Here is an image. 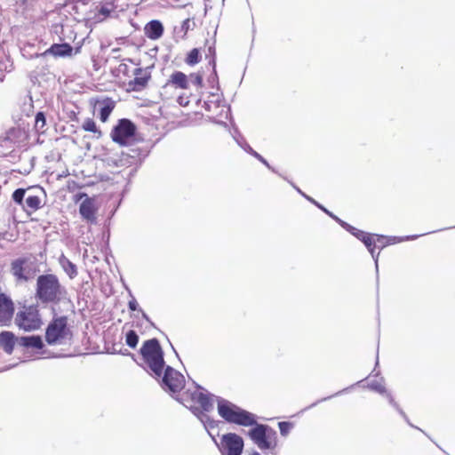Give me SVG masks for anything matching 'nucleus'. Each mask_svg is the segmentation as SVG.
Here are the masks:
<instances>
[{"mask_svg":"<svg viewBox=\"0 0 455 455\" xmlns=\"http://www.w3.org/2000/svg\"><path fill=\"white\" fill-rule=\"evenodd\" d=\"M218 413L227 422L235 423V425L251 427L247 431V436L260 450H275L278 445L277 434L274 428L266 424H259L257 417L253 412L247 411L242 407L229 403V401H220L217 406Z\"/></svg>","mask_w":455,"mask_h":455,"instance_id":"1","label":"nucleus"},{"mask_svg":"<svg viewBox=\"0 0 455 455\" xmlns=\"http://www.w3.org/2000/svg\"><path fill=\"white\" fill-rule=\"evenodd\" d=\"M67 295V290L54 273H43L36 279L35 299L43 304H59Z\"/></svg>","mask_w":455,"mask_h":455,"instance_id":"2","label":"nucleus"},{"mask_svg":"<svg viewBox=\"0 0 455 455\" xmlns=\"http://www.w3.org/2000/svg\"><path fill=\"white\" fill-rule=\"evenodd\" d=\"M140 354L151 372L161 377L164 371V352L157 339H146L140 347Z\"/></svg>","mask_w":455,"mask_h":455,"instance_id":"3","label":"nucleus"},{"mask_svg":"<svg viewBox=\"0 0 455 455\" xmlns=\"http://www.w3.org/2000/svg\"><path fill=\"white\" fill-rule=\"evenodd\" d=\"M14 323L20 330L32 331L40 330L44 324L39 306L23 305L14 315Z\"/></svg>","mask_w":455,"mask_h":455,"instance_id":"4","label":"nucleus"},{"mask_svg":"<svg viewBox=\"0 0 455 455\" xmlns=\"http://www.w3.org/2000/svg\"><path fill=\"white\" fill-rule=\"evenodd\" d=\"M68 322L66 315L53 317L46 328L44 334L45 341L52 346V344H60L68 339L71 336V331Z\"/></svg>","mask_w":455,"mask_h":455,"instance_id":"5","label":"nucleus"},{"mask_svg":"<svg viewBox=\"0 0 455 455\" xmlns=\"http://www.w3.org/2000/svg\"><path fill=\"white\" fill-rule=\"evenodd\" d=\"M136 133V125L130 119H120L113 127L110 137L113 141L125 146Z\"/></svg>","mask_w":455,"mask_h":455,"instance_id":"6","label":"nucleus"},{"mask_svg":"<svg viewBox=\"0 0 455 455\" xmlns=\"http://www.w3.org/2000/svg\"><path fill=\"white\" fill-rule=\"evenodd\" d=\"M79 213L87 223H95L97 220L98 206L95 198H91L86 193L75 194L73 201L75 203L80 202Z\"/></svg>","mask_w":455,"mask_h":455,"instance_id":"7","label":"nucleus"},{"mask_svg":"<svg viewBox=\"0 0 455 455\" xmlns=\"http://www.w3.org/2000/svg\"><path fill=\"white\" fill-rule=\"evenodd\" d=\"M186 385V379L182 373L177 371L173 367L167 366L164 369V375L161 386L165 391L177 392L181 391Z\"/></svg>","mask_w":455,"mask_h":455,"instance_id":"8","label":"nucleus"},{"mask_svg":"<svg viewBox=\"0 0 455 455\" xmlns=\"http://www.w3.org/2000/svg\"><path fill=\"white\" fill-rule=\"evenodd\" d=\"M26 189L24 188H19L12 193V200L14 203L22 205L23 210L28 215L33 214L43 206L42 198L36 194H28L25 198ZM25 198V204H23Z\"/></svg>","mask_w":455,"mask_h":455,"instance_id":"9","label":"nucleus"},{"mask_svg":"<svg viewBox=\"0 0 455 455\" xmlns=\"http://www.w3.org/2000/svg\"><path fill=\"white\" fill-rule=\"evenodd\" d=\"M185 399L189 403V407L197 412L210 411L213 406L210 395L204 393L199 388H196L194 391H187L185 393Z\"/></svg>","mask_w":455,"mask_h":455,"instance_id":"10","label":"nucleus"},{"mask_svg":"<svg viewBox=\"0 0 455 455\" xmlns=\"http://www.w3.org/2000/svg\"><path fill=\"white\" fill-rule=\"evenodd\" d=\"M244 449V440L235 433H228L220 438V450L223 455H241Z\"/></svg>","mask_w":455,"mask_h":455,"instance_id":"11","label":"nucleus"},{"mask_svg":"<svg viewBox=\"0 0 455 455\" xmlns=\"http://www.w3.org/2000/svg\"><path fill=\"white\" fill-rule=\"evenodd\" d=\"M134 78L129 80L126 84V92H132V91H135V92H139V91H143L149 84L151 79V73L147 69V68H137L133 71Z\"/></svg>","mask_w":455,"mask_h":455,"instance_id":"12","label":"nucleus"},{"mask_svg":"<svg viewBox=\"0 0 455 455\" xmlns=\"http://www.w3.org/2000/svg\"><path fill=\"white\" fill-rule=\"evenodd\" d=\"M15 315V303L8 294L0 293V325H11Z\"/></svg>","mask_w":455,"mask_h":455,"instance_id":"13","label":"nucleus"},{"mask_svg":"<svg viewBox=\"0 0 455 455\" xmlns=\"http://www.w3.org/2000/svg\"><path fill=\"white\" fill-rule=\"evenodd\" d=\"M10 271L16 282H28L31 276L30 268L28 267V258H17L12 260Z\"/></svg>","mask_w":455,"mask_h":455,"instance_id":"14","label":"nucleus"},{"mask_svg":"<svg viewBox=\"0 0 455 455\" xmlns=\"http://www.w3.org/2000/svg\"><path fill=\"white\" fill-rule=\"evenodd\" d=\"M169 86L187 90V88L189 87L188 75L183 73V71H174L170 75L164 87L166 88Z\"/></svg>","mask_w":455,"mask_h":455,"instance_id":"15","label":"nucleus"},{"mask_svg":"<svg viewBox=\"0 0 455 455\" xmlns=\"http://www.w3.org/2000/svg\"><path fill=\"white\" fill-rule=\"evenodd\" d=\"M144 32L150 40H158L164 35V28L159 20H152L146 23Z\"/></svg>","mask_w":455,"mask_h":455,"instance_id":"16","label":"nucleus"},{"mask_svg":"<svg viewBox=\"0 0 455 455\" xmlns=\"http://www.w3.org/2000/svg\"><path fill=\"white\" fill-rule=\"evenodd\" d=\"M16 342V335L12 331H2L0 332V347L8 355L13 353Z\"/></svg>","mask_w":455,"mask_h":455,"instance_id":"17","label":"nucleus"},{"mask_svg":"<svg viewBox=\"0 0 455 455\" xmlns=\"http://www.w3.org/2000/svg\"><path fill=\"white\" fill-rule=\"evenodd\" d=\"M73 47L70 44H53L45 50L44 54H52L54 57H68L73 53Z\"/></svg>","mask_w":455,"mask_h":455,"instance_id":"18","label":"nucleus"},{"mask_svg":"<svg viewBox=\"0 0 455 455\" xmlns=\"http://www.w3.org/2000/svg\"><path fill=\"white\" fill-rule=\"evenodd\" d=\"M99 105L100 107V119L102 123H106L113 109H115L116 103L111 98H105L103 100L99 101Z\"/></svg>","mask_w":455,"mask_h":455,"instance_id":"19","label":"nucleus"},{"mask_svg":"<svg viewBox=\"0 0 455 455\" xmlns=\"http://www.w3.org/2000/svg\"><path fill=\"white\" fill-rule=\"evenodd\" d=\"M403 238H400V236H387L382 235H376V251H381V249L385 248V246L390 244H395V243L403 242ZM379 251H377V257L379 256Z\"/></svg>","mask_w":455,"mask_h":455,"instance_id":"20","label":"nucleus"},{"mask_svg":"<svg viewBox=\"0 0 455 455\" xmlns=\"http://www.w3.org/2000/svg\"><path fill=\"white\" fill-rule=\"evenodd\" d=\"M307 199L310 200V202H313L315 205H317L320 209H322L323 212H325L328 215L331 216V218H334L336 220H338V222L342 227H344L345 229L348 230L351 234H353L355 236H356L357 239H360L361 234H362L361 229L355 228V227L350 226V224H347L346 222H343V220H339V218L335 217V215L331 213V212H329L328 209L323 207V205H321V204H319V203L315 202V199L308 198V196H307Z\"/></svg>","mask_w":455,"mask_h":455,"instance_id":"21","label":"nucleus"},{"mask_svg":"<svg viewBox=\"0 0 455 455\" xmlns=\"http://www.w3.org/2000/svg\"><path fill=\"white\" fill-rule=\"evenodd\" d=\"M20 343L24 347H30L31 348L42 349L44 348V341L41 336H25L20 338Z\"/></svg>","mask_w":455,"mask_h":455,"instance_id":"22","label":"nucleus"},{"mask_svg":"<svg viewBox=\"0 0 455 455\" xmlns=\"http://www.w3.org/2000/svg\"><path fill=\"white\" fill-rule=\"evenodd\" d=\"M60 264L70 279L76 278L77 275V267L75 265V263L71 262L68 258L62 256L60 259Z\"/></svg>","mask_w":455,"mask_h":455,"instance_id":"23","label":"nucleus"},{"mask_svg":"<svg viewBox=\"0 0 455 455\" xmlns=\"http://www.w3.org/2000/svg\"><path fill=\"white\" fill-rule=\"evenodd\" d=\"M82 129L87 131L88 132L95 133L97 138H100L102 135L100 129H99L95 120L92 119V117H87L83 121Z\"/></svg>","mask_w":455,"mask_h":455,"instance_id":"24","label":"nucleus"},{"mask_svg":"<svg viewBox=\"0 0 455 455\" xmlns=\"http://www.w3.org/2000/svg\"><path fill=\"white\" fill-rule=\"evenodd\" d=\"M201 60V53L200 50L194 47V49L190 50L189 52L187 53L185 57V62L187 65L195 66L196 63Z\"/></svg>","mask_w":455,"mask_h":455,"instance_id":"25","label":"nucleus"},{"mask_svg":"<svg viewBox=\"0 0 455 455\" xmlns=\"http://www.w3.org/2000/svg\"><path fill=\"white\" fill-rule=\"evenodd\" d=\"M126 345L131 348H136L139 342V335L134 330H130L125 334Z\"/></svg>","mask_w":455,"mask_h":455,"instance_id":"26","label":"nucleus"},{"mask_svg":"<svg viewBox=\"0 0 455 455\" xmlns=\"http://www.w3.org/2000/svg\"><path fill=\"white\" fill-rule=\"evenodd\" d=\"M366 247L369 251L371 253L373 257H375L376 252V235H372V233H368V236H366Z\"/></svg>","mask_w":455,"mask_h":455,"instance_id":"27","label":"nucleus"},{"mask_svg":"<svg viewBox=\"0 0 455 455\" xmlns=\"http://www.w3.org/2000/svg\"><path fill=\"white\" fill-rule=\"evenodd\" d=\"M278 427L280 428V434L285 436V435H288L291 429L294 427V424L290 421H280Z\"/></svg>","mask_w":455,"mask_h":455,"instance_id":"28","label":"nucleus"},{"mask_svg":"<svg viewBox=\"0 0 455 455\" xmlns=\"http://www.w3.org/2000/svg\"><path fill=\"white\" fill-rule=\"evenodd\" d=\"M45 123H46V120H45V116H44L43 111H38V113L36 114V123H35L36 129H44Z\"/></svg>","mask_w":455,"mask_h":455,"instance_id":"29","label":"nucleus"},{"mask_svg":"<svg viewBox=\"0 0 455 455\" xmlns=\"http://www.w3.org/2000/svg\"><path fill=\"white\" fill-rule=\"evenodd\" d=\"M206 57H209V62L213 66L216 65V49L214 44H209L208 52L206 53Z\"/></svg>","mask_w":455,"mask_h":455,"instance_id":"30","label":"nucleus"},{"mask_svg":"<svg viewBox=\"0 0 455 455\" xmlns=\"http://www.w3.org/2000/svg\"><path fill=\"white\" fill-rule=\"evenodd\" d=\"M189 76L193 79L194 84H196L197 86H203V84H204L203 75H201L200 73H192Z\"/></svg>","mask_w":455,"mask_h":455,"instance_id":"31","label":"nucleus"},{"mask_svg":"<svg viewBox=\"0 0 455 455\" xmlns=\"http://www.w3.org/2000/svg\"><path fill=\"white\" fill-rule=\"evenodd\" d=\"M177 102L180 106H188L190 104V96L186 94L179 95L177 98Z\"/></svg>","mask_w":455,"mask_h":455,"instance_id":"32","label":"nucleus"},{"mask_svg":"<svg viewBox=\"0 0 455 455\" xmlns=\"http://www.w3.org/2000/svg\"><path fill=\"white\" fill-rule=\"evenodd\" d=\"M180 28L183 31L184 36H186L190 28V19L184 20L181 23Z\"/></svg>","mask_w":455,"mask_h":455,"instance_id":"33","label":"nucleus"},{"mask_svg":"<svg viewBox=\"0 0 455 455\" xmlns=\"http://www.w3.org/2000/svg\"><path fill=\"white\" fill-rule=\"evenodd\" d=\"M128 307L130 310H136L138 309V302L134 297H132V299L129 300Z\"/></svg>","mask_w":455,"mask_h":455,"instance_id":"34","label":"nucleus"},{"mask_svg":"<svg viewBox=\"0 0 455 455\" xmlns=\"http://www.w3.org/2000/svg\"><path fill=\"white\" fill-rule=\"evenodd\" d=\"M99 13L103 14V16H108V14H110V10L106 6H102L99 10Z\"/></svg>","mask_w":455,"mask_h":455,"instance_id":"35","label":"nucleus"},{"mask_svg":"<svg viewBox=\"0 0 455 455\" xmlns=\"http://www.w3.org/2000/svg\"><path fill=\"white\" fill-rule=\"evenodd\" d=\"M368 234L369 233L363 232V230H362V233L360 235V240L364 243V245H366V240H367Z\"/></svg>","mask_w":455,"mask_h":455,"instance_id":"36","label":"nucleus"},{"mask_svg":"<svg viewBox=\"0 0 455 455\" xmlns=\"http://www.w3.org/2000/svg\"><path fill=\"white\" fill-rule=\"evenodd\" d=\"M387 396H388V400H389L390 403H392L394 406H397V403L395 402L394 397H392L391 395H387Z\"/></svg>","mask_w":455,"mask_h":455,"instance_id":"37","label":"nucleus"},{"mask_svg":"<svg viewBox=\"0 0 455 455\" xmlns=\"http://www.w3.org/2000/svg\"><path fill=\"white\" fill-rule=\"evenodd\" d=\"M250 455H261L259 451H252Z\"/></svg>","mask_w":455,"mask_h":455,"instance_id":"38","label":"nucleus"},{"mask_svg":"<svg viewBox=\"0 0 455 455\" xmlns=\"http://www.w3.org/2000/svg\"><path fill=\"white\" fill-rule=\"evenodd\" d=\"M259 159L262 160L264 163H266V160L263 159L262 156H258Z\"/></svg>","mask_w":455,"mask_h":455,"instance_id":"39","label":"nucleus"}]
</instances>
